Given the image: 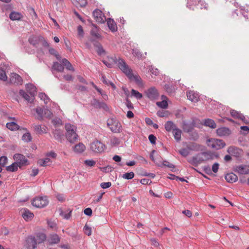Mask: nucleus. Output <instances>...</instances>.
<instances>
[{
	"instance_id": "1",
	"label": "nucleus",
	"mask_w": 249,
	"mask_h": 249,
	"mask_svg": "<svg viewBox=\"0 0 249 249\" xmlns=\"http://www.w3.org/2000/svg\"><path fill=\"white\" fill-rule=\"evenodd\" d=\"M110 58L130 81H134L139 87H142L143 86L142 80L141 77L138 74H134L133 73L132 69L124 59L119 57L117 58L116 56L112 57Z\"/></svg>"
},
{
	"instance_id": "2",
	"label": "nucleus",
	"mask_w": 249,
	"mask_h": 249,
	"mask_svg": "<svg viewBox=\"0 0 249 249\" xmlns=\"http://www.w3.org/2000/svg\"><path fill=\"white\" fill-rule=\"evenodd\" d=\"M67 133L66 137L71 143H74L78 139V135L75 132V127L70 124H66L65 126Z\"/></svg>"
},
{
	"instance_id": "3",
	"label": "nucleus",
	"mask_w": 249,
	"mask_h": 249,
	"mask_svg": "<svg viewBox=\"0 0 249 249\" xmlns=\"http://www.w3.org/2000/svg\"><path fill=\"white\" fill-rule=\"evenodd\" d=\"M106 148L104 143L98 140H95L90 143V149L95 153H102Z\"/></svg>"
},
{
	"instance_id": "4",
	"label": "nucleus",
	"mask_w": 249,
	"mask_h": 249,
	"mask_svg": "<svg viewBox=\"0 0 249 249\" xmlns=\"http://www.w3.org/2000/svg\"><path fill=\"white\" fill-rule=\"evenodd\" d=\"M208 146L213 149L218 150L223 148L225 145V142L222 140L217 139H210L207 141Z\"/></svg>"
},
{
	"instance_id": "5",
	"label": "nucleus",
	"mask_w": 249,
	"mask_h": 249,
	"mask_svg": "<svg viewBox=\"0 0 249 249\" xmlns=\"http://www.w3.org/2000/svg\"><path fill=\"white\" fill-rule=\"evenodd\" d=\"M92 15L96 22L101 23L106 22L107 26L109 27V18H106L102 11L96 9L93 11Z\"/></svg>"
},
{
	"instance_id": "6",
	"label": "nucleus",
	"mask_w": 249,
	"mask_h": 249,
	"mask_svg": "<svg viewBox=\"0 0 249 249\" xmlns=\"http://www.w3.org/2000/svg\"><path fill=\"white\" fill-rule=\"evenodd\" d=\"M32 204L34 207L41 208L47 205L48 201L46 196L36 197L33 199Z\"/></svg>"
},
{
	"instance_id": "7",
	"label": "nucleus",
	"mask_w": 249,
	"mask_h": 249,
	"mask_svg": "<svg viewBox=\"0 0 249 249\" xmlns=\"http://www.w3.org/2000/svg\"><path fill=\"white\" fill-rule=\"evenodd\" d=\"M13 158L15 162L18 164L19 168H21L22 166L28 165L29 164L28 159L22 154H15Z\"/></svg>"
},
{
	"instance_id": "8",
	"label": "nucleus",
	"mask_w": 249,
	"mask_h": 249,
	"mask_svg": "<svg viewBox=\"0 0 249 249\" xmlns=\"http://www.w3.org/2000/svg\"><path fill=\"white\" fill-rule=\"evenodd\" d=\"M199 4L201 5L200 9L207 8V4L205 2L203 3L202 0H187V7L190 9L194 10L195 7L198 6Z\"/></svg>"
},
{
	"instance_id": "9",
	"label": "nucleus",
	"mask_w": 249,
	"mask_h": 249,
	"mask_svg": "<svg viewBox=\"0 0 249 249\" xmlns=\"http://www.w3.org/2000/svg\"><path fill=\"white\" fill-rule=\"evenodd\" d=\"M145 93L147 97L152 101L157 100L160 96L158 90L154 87H152L147 89L145 91Z\"/></svg>"
},
{
	"instance_id": "10",
	"label": "nucleus",
	"mask_w": 249,
	"mask_h": 249,
	"mask_svg": "<svg viewBox=\"0 0 249 249\" xmlns=\"http://www.w3.org/2000/svg\"><path fill=\"white\" fill-rule=\"evenodd\" d=\"M110 130L114 133H120L122 131V126L121 124L117 120H111V124H110Z\"/></svg>"
},
{
	"instance_id": "11",
	"label": "nucleus",
	"mask_w": 249,
	"mask_h": 249,
	"mask_svg": "<svg viewBox=\"0 0 249 249\" xmlns=\"http://www.w3.org/2000/svg\"><path fill=\"white\" fill-rule=\"evenodd\" d=\"M91 105L96 108L103 109L107 110L108 107L107 105L103 102H100L96 98H93L91 101Z\"/></svg>"
},
{
	"instance_id": "12",
	"label": "nucleus",
	"mask_w": 249,
	"mask_h": 249,
	"mask_svg": "<svg viewBox=\"0 0 249 249\" xmlns=\"http://www.w3.org/2000/svg\"><path fill=\"white\" fill-rule=\"evenodd\" d=\"M36 241L34 236H28L26 240V247L27 249H35L36 248Z\"/></svg>"
},
{
	"instance_id": "13",
	"label": "nucleus",
	"mask_w": 249,
	"mask_h": 249,
	"mask_svg": "<svg viewBox=\"0 0 249 249\" xmlns=\"http://www.w3.org/2000/svg\"><path fill=\"white\" fill-rule=\"evenodd\" d=\"M201 162L212 160L213 158V154L210 151H206L198 153Z\"/></svg>"
},
{
	"instance_id": "14",
	"label": "nucleus",
	"mask_w": 249,
	"mask_h": 249,
	"mask_svg": "<svg viewBox=\"0 0 249 249\" xmlns=\"http://www.w3.org/2000/svg\"><path fill=\"white\" fill-rule=\"evenodd\" d=\"M10 82L12 84L21 85L22 84L23 80L19 75L16 73H13L12 74V76L10 77Z\"/></svg>"
},
{
	"instance_id": "15",
	"label": "nucleus",
	"mask_w": 249,
	"mask_h": 249,
	"mask_svg": "<svg viewBox=\"0 0 249 249\" xmlns=\"http://www.w3.org/2000/svg\"><path fill=\"white\" fill-rule=\"evenodd\" d=\"M47 241L49 245H53L58 244L60 241V238L57 234H53L49 236Z\"/></svg>"
},
{
	"instance_id": "16",
	"label": "nucleus",
	"mask_w": 249,
	"mask_h": 249,
	"mask_svg": "<svg viewBox=\"0 0 249 249\" xmlns=\"http://www.w3.org/2000/svg\"><path fill=\"white\" fill-rule=\"evenodd\" d=\"M235 171L240 174L245 175L249 174V166L246 165H240L236 166Z\"/></svg>"
},
{
	"instance_id": "17",
	"label": "nucleus",
	"mask_w": 249,
	"mask_h": 249,
	"mask_svg": "<svg viewBox=\"0 0 249 249\" xmlns=\"http://www.w3.org/2000/svg\"><path fill=\"white\" fill-rule=\"evenodd\" d=\"M230 113L231 116L233 118L240 119L243 121L245 123H247V120L246 118L241 112L232 109L230 111Z\"/></svg>"
},
{
	"instance_id": "18",
	"label": "nucleus",
	"mask_w": 249,
	"mask_h": 249,
	"mask_svg": "<svg viewBox=\"0 0 249 249\" xmlns=\"http://www.w3.org/2000/svg\"><path fill=\"white\" fill-rule=\"evenodd\" d=\"M53 134L55 140L59 142H62L64 138V134L61 130L56 129L53 131Z\"/></svg>"
},
{
	"instance_id": "19",
	"label": "nucleus",
	"mask_w": 249,
	"mask_h": 249,
	"mask_svg": "<svg viewBox=\"0 0 249 249\" xmlns=\"http://www.w3.org/2000/svg\"><path fill=\"white\" fill-rule=\"evenodd\" d=\"M187 96L189 100L194 102H197L199 97L198 94L196 92L191 90L187 92Z\"/></svg>"
},
{
	"instance_id": "20",
	"label": "nucleus",
	"mask_w": 249,
	"mask_h": 249,
	"mask_svg": "<svg viewBox=\"0 0 249 249\" xmlns=\"http://www.w3.org/2000/svg\"><path fill=\"white\" fill-rule=\"evenodd\" d=\"M200 160L199 154H197L188 160V161L192 165L196 166L202 162Z\"/></svg>"
},
{
	"instance_id": "21",
	"label": "nucleus",
	"mask_w": 249,
	"mask_h": 249,
	"mask_svg": "<svg viewBox=\"0 0 249 249\" xmlns=\"http://www.w3.org/2000/svg\"><path fill=\"white\" fill-rule=\"evenodd\" d=\"M26 89L28 92L32 97H34L36 93V88L32 84H27L26 86Z\"/></svg>"
},
{
	"instance_id": "22",
	"label": "nucleus",
	"mask_w": 249,
	"mask_h": 249,
	"mask_svg": "<svg viewBox=\"0 0 249 249\" xmlns=\"http://www.w3.org/2000/svg\"><path fill=\"white\" fill-rule=\"evenodd\" d=\"M225 178L229 183H233L238 180L237 176L233 173L227 174L225 176Z\"/></svg>"
},
{
	"instance_id": "23",
	"label": "nucleus",
	"mask_w": 249,
	"mask_h": 249,
	"mask_svg": "<svg viewBox=\"0 0 249 249\" xmlns=\"http://www.w3.org/2000/svg\"><path fill=\"white\" fill-rule=\"evenodd\" d=\"M216 133L219 136H225L230 134V130L227 127H223L216 130Z\"/></svg>"
},
{
	"instance_id": "24",
	"label": "nucleus",
	"mask_w": 249,
	"mask_h": 249,
	"mask_svg": "<svg viewBox=\"0 0 249 249\" xmlns=\"http://www.w3.org/2000/svg\"><path fill=\"white\" fill-rule=\"evenodd\" d=\"M165 130L168 132L173 131L177 127V125L171 121H168L164 125Z\"/></svg>"
},
{
	"instance_id": "25",
	"label": "nucleus",
	"mask_w": 249,
	"mask_h": 249,
	"mask_svg": "<svg viewBox=\"0 0 249 249\" xmlns=\"http://www.w3.org/2000/svg\"><path fill=\"white\" fill-rule=\"evenodd\" d=\"M23 17V15L19 12L12 11L9 15V18L12 20H19Z\"/></svg>"
},
{
	"instance_id": "26",
	"label": "nucleus",
	"mask_w": 249,
	"mask_h": 249,
	"mask_svg": "<svg viewBox=\"0 0 249 249\" xmlns=\"http://www.w3.org/2000/svg\"><path fill=\"white\" fill-rule=\"evenodd\" d=\"M64 70V67L63 66V65L62 64H60L57 62H54L53 63L52 67V71L53 70L56 71L58 72H63Z\"/></svg>"
},
{
	"instance_id": "27",
	"label": "nucleus",
	"mask_w": 249,
	"mask_h": 249,
	"mask_svg": "<svg viewBox=\"0 0 249 249\" xmlns=\"http://www.w3.org/2000/svg\"><path fill=\"white\" fill-rule=\"evenodd\" d=\"M23 212L22 213V216L23 218L26 221H28L29 219L32 218L34 217V214L31 212L27 209H24Z\"/></svg>"
},
{
	"instance_id": "28",
	"label": "nucleus",
	"mask_w": 249,
	"mask_h": 249,
	"mask_svg": "<svg viewBox=\"0 0 249 249\" xmlns=\"http://www.w3.org/2000/svg\"><path fill=\"white\" fill-rule=\"evenodd\" d=\"M161 99H162V101L161 102H157L156 103V105L161 108L166 109L168 106V103L165 100V99H167V97L164 95H162Z\"/></svg>"
},
{
	"instance_id": "29",
	"label": "nucleus",
	"mask_w": 249,
	"mask_h": 249,
	"mask_svg": "<svg viewBox=\"0 0 249 249\" xmlns=\"http://www.w3.org/2000/svg\"><path fill=\"white\" fill-rule=\"evenodd\" d=\"M181 130L178 127L173 131L174 137L177 142H179L181 140Z\"/></svg>"
},
{
	"instance_id": "30",
	"label": "nucleus",
	"mask_w": 249,
	"mask_h": 249,
	"mask_svg": "<svg viewBox=\"0 0 249 249\" xmlns=\"http://www.w3.org/2000/svg\"><path fill=\"white\" fill-rule=\"evenodd\" d=\"M34 129L36 133L38 134H42L46 133V127L45 126H42L41 125H35Z\"/></svg>"
},
{
	"instance_id": "31",
	"label": "nucleus",
	"mask_w": 249,
	"mask_h": 249,
	"mask_svg": "<svg viewBox=\"0 0 249 249\" xmlns=\"http://www.w3.org/2000/svg\"><path fill=\"white\" fill-rule=\"evenodd\" d=\"M61 63L63 66H65L67 70L72 71H74V69L72 67L71 64L66 58H63L61 60Z\"/></svg>"
},
{
	"instance_id": "32",
	"label": "nucleus",
	"mask_w": 249,
	"mask_h": 249,
	"mask_svg": "<svg viewBox=\"0 0 249 249\" xmlns=\"http://www.w3.org/2000/svg\"><path fill=\"white\" fill-rule=\"evenodd\" d=\"M6 126L7 128L12 131L17 130L19 128V126L14 122L7 123Z\"/></svg>"
},
{
	"instance_id": "33",
	"label": "nucleus",
	"mask_w": 249,
	"mask_h": 249,
	"mask_svg": "<svg viewBox=\"0 0 249 249\" xmlns=\"http://www.w3.org/2000/svg\"><path fill=\"white\" fill-rule=\"evenodd\" d=\"M19 93L21 96H22L25 100L29 102H31V100H33L34 97L30 96L27 93H26L24 90L20 89Z\"/></svg>"
},
{
	"instance_id": "34",
	"label": "nucleus",
	"mask_w": 249,
	"mask_h": 249,
	"mask_svg": "<svg viewBox=\"0 0 249 249\" xmlns=\"http://www.w3.org/2000/svg\"><path fill=\"white\" fill-rule=\"evenodd\" d=\"M71 212L72 210L71 209H67L64 211L61 210L60 214L64 218L66 219H69L71 216Z\"/></svg>"
},
{
	"instance_id": "35",
	"label": "nucleus",
	"mask_w": 249,
	"mask_h": 249,
	"mask_svg": "<svg viewBox=\"0 0 249 249\" xmlns=\"http://www.w3.org/2000/svg\"><path fill=\"white\" fill-rule=\"evenodd\" d=\"M85 148V145L83 143L80 142L78 144L75 145L74 151L76 153H81L84 151Z\"/></svg>"
},
{
	"instance_id": "36",
	"label": "nucleus",
	"mask_w": 249,
	"mask_h": 249,
	"mask_svg": "<svg viewBox=\"0 0 249 249\" xmlns=\"http://www.w3.org/2000/svg\"><path fill=\"white\" fill-rule=\"evenodd\" d=\"M46 239V235L43 233H38L36 237V243H41L44 241Z\"/></svg>"
},
{
	"instance_id": "37",
	"label": "nucleus",
	"mask_w": 249,
	"mask_h": 249,
	"mask_svg": "<svg viewBox=\"0 0 249 249\" xmlns=\"http://www.w3.org/2000/svg\"><path fill=\"white\" fill-rule=\"evenodd\" d=\"M18 164L16 162H14L10 165L6 166V170L9 172H14L18 170Z\"/></svg>"
},
{
	"instance_id": "38",
	"label": "nucleus",
	"mask_w": 249,
	"mask_h": 249,
	"mask_svg": "<svg viewBox=\"0 0 249 249\" xmlns=\"http://www.w3.org/2000/svg\"><path fill=\"white\" fill-rule=\"evenodd\" d=\"M204 125L209 126L212 128H215L216 127V124L214 121L210 119H205L204 121Z\"/></svg>"
},
{
	"instance_id": "39",
	"label": "nucleus",
	"mask_w": 249,
	"mask_h": 249,
	"mask_svg": "<svg viewBox=\"0 0 249 249\" xmlns=\"http://www.w3.org/2000/svg\"><path fill=\"white\" fill-rule=\"evenodd\" d=\"M35 110L38 115L37 119L40 121L42 120L44 115V109L40 107H37L36 108Z\"/></svg>"
},
{
	"instance_id": "40",
	"label": "nucleus",
	"mask_w": 249,
	"mask_h": 249,
	"mask_svg": "<svg viewBox=\"0 0 249 249\" xmlns=\"http://www.w3.org/2000/svg\"><path fill=\"white\" fill-rule=\"evenodd\" d=\"M51 160L49 158L40 159L38 161V164L41 166H46L49 165Z\"/></svg>"
},
{
	"instance_id": "41",
	"label": "nucleus",
	"mask_w": 249,
	"mask_h": 249,
	"mask_svg": "<svg viewBox=\"0 0 249 249\" xmlns=\"http://www.w3.org/2000/svg\"><path fill=\"white\" fill-rule=\"evenodd\" d=\"M29 43L33 45L34 46H36L39 43V38L37 36H32L29 38Z\"/></svg>"
},
{
	"instance_id": "42",
	"label": "nucleus",
	"mask_w": 249,
	"mask_h": 249,
	"mask_svg": "<svg viewBox=\"0 0 249 249\" xmlns=\"http://www.w3.org/2000/svg\"><path fill=\"white\" fill-rule=\"evenodd\" d=\"M118 30L117 24L114 20L110 18V31L112 32H116Z\"/></svg>"
},
{
	"instance_id": "43",
	"label": "nucleus",
	"mask_w": 249,
	"mask_h": 249,
	"mask_svg": "<svg viewBox=\"0 0 249 249\" xmlns=\"http://www.w3.org/2000/svg\"><path fill=\"white\" fill-rule=\"evenodd\" d=\"M49 52L51 54L54 55L57 60H60L61 56L55 49L53 48H50L49 49Z\"/></svg>"
},
{
	"instance_id": "44",
	"label": "nucleus",
	"mask_w": 249,
	"mask_h": 249,
	"mask_svg": "<svg viewBox=\"0 0 249 249\" xmlns=\"http://www.w3.org/2000/svg\"><path fill=\"white\" fill-rule=\"evenodd\" d=\"M75 5L78 7H83L87 4V0H74Z\"/></svg>"
},
{
	"instance_id": "45",
	"label": "nucleus",
	"mask_w": 249,
	"mask_h": 249,
	"mask_svg": "<svg viewBox=\"0 0 249 249\" xmlns=\"http://www.w3.org/2000/svg\"><path fill=\"white\" fill-rule=\"evenodd\" d=\"M32 139L31 135L29 132L24 133L22 137V140L26 142H30Z\"/></svg>"
},
{
	"instance_id": "46",
	"label": "nucleus",
	"mask_w": 249,
	"mask_h": 249,
	"mask_svg": "<svg viewBox=\"0 0 249 249\" xmlns=\"http://www.w3.org/2000/svg\"><path fill=\"white\" fill-rule=\"evenodd\" d=\"M38 96L40 98L41 100L44 101V103L46 104H47L50 101L49 98L44 93H42V92L39 93L38 94Z\"/></svg>"
},
{
	"instance_id": "47",
	"label": "nucleus",
	"mask_w": 249,
	"mask_h": 249,
	"mask_svg": "<svg viewBox=\"0 0 249 249\" xmlns=\"http://www.w3.org/2000/svg\"><path fill=\"white\" fill-rule=\"evenodd\" d=\"M120 140L119 138L114 137H112L110 140V144L113 146L118 145L120 143Z\"/></svg>"
},
{
	"instance_id": "48",
	"label": "nucleus",
	"mask_w": 249,
	"mask_h": 249,
	"mask_svg": "<svg viewBox=\"0 0 249 249\" xmlns=\"http://www.w3.org/2000/svg\"><path fill=\"white\" fill-rule=\"evenodd\" d=\"M201 145L196 143H193L191 145H188V148L190 150L198 151L200 149Z\"/></svg>"
},
{
	"instance_id": "49",
	"label": "nucleus",
	"mask_w": 249,
	"mask_h": 249,
	"mask_svg": "<svg viewBox=\"0 0 249 249\" xmlns=\"http://www.w3.org/2000/svg\"><path fill=\"white\" fill-rule=\"evenodd\" d=\"M189 149L188 148V146L186 148H182L179 150V153L183 157H186L189 155Z\"/></svg>"
},
{
	"instance_id": "50",
	"label": "nucleus",
	"mask_w": 249,
	"mask_h": 249,
	"mask_svg": "<svg viewBox=\"0 0 249 249\" xmlns=\"http://www.w3.org/2000/svg\"><path fill=\"white\" fill-rule=\"evenodd\" d=\"M131 95L135 96L137 99H141L142 97V93L134 89L131 90Z\"/></svg>"
},
{
	"instance_id": "51",
	"label": "nucleus",
	"mask_w": 249,
	"mask_h": 249,
	"mask_svg": "<svg viewBox=\"0 0 249 249\" xmlns=\"http://www.w3.org/2000/svg\"><path fill=\"white\" fill-rule=\"evenodd\" d=\"M8 162V158L6 156H2L0 157V166L4 167Z\"/></svg>"
},
{
	"instance_id": "52",
	"label": "nucleus",
	"mask_w": 249,
	"mask_h": 249,
	"mask_svg": "<svg viewBox=\"0 0 249 249\" xmlns=\"http://www.w3.org/2000/svg\"><path fill=\"white\" fill-rule=\"evenodd\" d=\"M134 177V173L133 172L126 173L123 175V178L126 179H131Z\"/></svg>"
},
{
	"instance_id": "53",
	"label": "nucleus",
	"mask_w": 249,
	"mask_h": 249,
	"mask_svg": "<svg viewBox=\"0 0 249 249\" xmlns=\"http://www.w3.org/2000/svg\"><path fill=\"white\" fill-rule=\"evenodd\" d=\"M83 231L86 235L89 236L91 234V229L90 227L88 226L87 224L85 225L83 228Z\"/></svg>"
},
{
	"instance_id": "54",
	"label": "nucleus",
	"mask_w": 249,
	"mask_h": 249,
	"mask_svg": "<svg viewBox=\"0 0 249 249\" xmlns=\"http://www.w3.org/2000/svg\"><path fill=\"white\" fill-rule=\"evenodd\" d=\"M0 80L6 81L7 80V76L5 71L2 69H0Z\"/></svg>"
},
{
	"instance_id": "55",
	"label": "nucleus",
	"mask_w": 249,
	"mask_h": 249,
	"mask_svg": "<svg viewBox=\"0 0 249 249\" xmlns=\"http://www.w3.org/2000/svg\"><path fill=\"white\" fill-rule=\"evenodd\" d=\"M52 123L54 126L62 124V120L59 118H55L52 120Z\"/></svg>"
},
{
	"instance_id": "56",
	"label": "nucleus",
	"mask_w": 249,
	"mask_h": 249,
	"mask_svg": "<svg viewBox=\"0 0 249 249\" xmlns=\"http://www.w3.org/2000/svg\"><path fill=\"white\" fill-rule=\"evenodd\" d=\"M132 54L135 56L138 57V58H142V53L138 50V49H133L132 50Z\"/></svg>"
},
{
	"instance_id": "57",
	"label": "nucleus",
	"mask_w": 249,
	"mask_h": 249,
	"mask_svg": "<svg viewBox=\"0 0 249 249\" xmlns=\"http://www.w3.org/2000/svg\"><path fill=\"white\" fill-rule=\"evenodd\" d=\"M97 48L96 51L98 55H102L105 54V51L101 44Z\"/></svg>"
},
{
	"instance_id": "58",
	"label": "nucleus",
	"mask_w": 249,
	"mask_h": 249,
	"mask_svg": "<svg viewBox=\"0 0 249 249\" xmlns=\"http://www.w3.org/2000/svg\"><path fill=\"white\" fill-rule=\"evenodd\" d=\"M52 115L53 113L50 110L47 108L44 109L43 116L46 118H51Z\"/></svg>"
},
{
	"instance_id": "59",
	"label": "nucleus",
	"mask_w": 249,
	"mask_h": 249,
	"mask_svg": "<svg viewBox=\"0 0 249 249\" xmlns=\"http://www.w3.org/2000/svg\"><path fill=\"white\" fill-rule=\"evenodd\" d=\"M77 33L80 37H83L84 36V31L82 26L79 25L77 27Z\"/></svg>"
},
{
	"instance_id": "60",
	"label": "nucleus",
	"mask_w": 249,
	"mask_h": 249,
	"mask_svg": "<svg viewBox=\"0 0 249 249\" xmlns=\"http://www.w3.org/2000/svg\"><path fill=\"white\" fill-rule=\"evenodd\" d=\"M125 100H126L125 105H126V106L127 107L130 109H133L134 108L133 105L132 104V103H131L130 100H129L128 98H126Z\"/></svg>"
},
{
	"instance_id": "61",
	"label": "nucleus",
	"mask_w": 249,
	"mask_h": 249,
	"mask_svg": "<svg viewBox=\"0 0 249 249\" xmlns=\"http://www.w3.org/2000/svg\"><path fill=\"white\" fill-rule=\"evenodd\" d=\"M84 162L86 165L89 166H93L96 163V162L92 160H85Z\"/></svg>"
},
{
	"instance_id": "62",
	"label": "nucleus",
	"mask_w": 249,
	"mask_h": 249,
	"mask_svg": "<svg viewBox=\"0 0 249 249\" xmlns=\"http://www.w3.org/2000/svg\"><path fill=\"white\" fill-rule=\"evenodd\" d=\"M148 139H149L150 142L152 144L156 143V141L157 138L154 135H153V134L149 135L148 136Z\"/></svg>"
},
{
	"instance_id": "63",
	"label": "nucleus",
	"mask_w": 249,
	"mask_h": 249,
	"mask_svg": "<svg viewBox=\"0 0 249 249\" xmlns=\"http://www.w3.org/2000/svg\"><path fill=\"white\" fill-rule=\"evenodd\" d=\"M162 165L168 167L170 168H175V166L173 164H171L169 162L166 160L163 161Z\"/></svg>"
},
{
	"instance_id": "64",
	"label": "nucleus",
	"mask_w": 249,
	"mask_h": 249,
	"mask_svg": "<svg viewBox=\"0 0 249 249\" xmlns=\"http://www.w3.org/2000/svg\"><path fill=\"white\" fill-rule=\"evenodd\" d=\"M85 214L88 216H91L92 213V211L90 208H87L84 210Z\"/></svg>"
}]
</instances>
